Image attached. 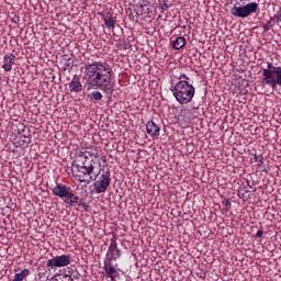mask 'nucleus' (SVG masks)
<instances>
[{"label":"nucleus","mask_w":281,"mask_h":281,"mask_svg":"<svg viewBox=\"0 0 281 281\" xmlns=\"http://www.w3.org/2000/svg\"><path fill=\"white\" fill-rule=\"evenodd\" d=\"M85 71L91 89H101L110 98L113 95V69L106 61L88 63Z\"/></svg>","instance_id":"nucleus-1"},{"label":"nucleus","mask_w":281,"mask_h":281,"mask_svg":"<svg viewBox=\"0 0 281 281\" xmlns=\"http://www.w3.org/2000/svg\"><path fill=\"white\" fill-rule=\"evenodd\" d=\"M72 168H76V177L79 183H86L89 186L91 181H95L92 176L95 167L93 166V160L89 161V157L85 151H77L76 159L72 161Z\"/></svg>","instance_id":"nucleus-2"},{"label":"nucleus","mask_w":281,"mask_h":281,"mask_svg":"<svg viewBox=\"0 0 281 281\" xmlns=\"http://www.w3.org/2000/svg\"><path fill=\"white\" fill-rule=\"evenodd\" d=\"M173 93V98H176L179 104H190L194 98V93H196V88L192 83L186 80H180L173 86L171 90Z\"/></svg>","instance_id":"nucleus-3"},{"label":"nucleus","mask_w":281,"mask_h":281,"mask_svg":"<svg viewBox=\"0 0 281 281\" xmlns=\"http://www.w3.org/2000/svg\"><path fill=\"white\" fill-rule=\"evenodd\" d=\"M258 12V3L249 2L245 5H234L231 8V14L236 16L237 19H247V16H251V14H256Z\"/></svg>","instance_id":"nucleus-4"},{"label":"nucleus","mask_w":281,"mask_h":281,"mask_svg":"<svg viewBox=\"0 0 281 281\" xmlns=\"http://www.w3.org/2000/svg\"><path fill=\"white\" fill-rule=\"evenodd\" d=\"M95 180L93 183V188L97 194H102L109 190V186H111V171H103L102 175L100 172L94 176Z\"/></svg>","instance_id":"nucleus-5"},{"label":"nucleus","mask_w":281,"mask_h":281,"mask_svg":"<svg viewBox=\"0 0 281 281\" xmlns=\"http://www.w3.org/2000/svg\"><path fill=\"white\" fill-rule=\"evenodd\" d=\"M68 265H71V257L69 255H60L49 259L46 267L56 269L60 267H68Z\"/></svg>","instance_id":"nucleus-6"},{"label":"nucleus","mask_w":281,"mask_h":281,"mask_svg":"<svg viewBox=\"0 0 281 281\" xmlns=\"http://www.w3.org/2000/svg\"><path fill=\"white\" fill-rule=\"evenodd\" d=\"M121 256H122V250H120V248H117V241H116L115 237H113L111 239V244L109 246L105 259L117 260V258H120Z\"/></svg>","instance_id":"nucleus-7"},{"label":"nucleus","mask_w":281,"mask_h":281,"mask_svg":"<svg viewBox=\"0 0 281 281\" xmlns=\"http://www.w3.org/2000/svg\"><path fill=\"white\" fill-rule=\"evenodd\" d=\"M273 70L262 69V80L265 85L271 87L272 91H276L278 88L276 86V78H273Z\"/></svg>","instance_id":"nucleus-8"},{"label":"nucleus","mask_w":281,"mask_h":281,"mask_svg":"<svg viewBox=\"0 0 281 281\" xmlns=\"http://www.w3.org/2000/svg\"><path fill=\"white\" fill-rule=\"evenodd\" d=\"M70 190H71V188L67 187V184L57 183L53 188V194L55 196H59V199H65L69 194Z\"/></svg>","instance_id":"nucleus-9"},{"label":"nucleus","mask_w":281,"mask_h":281,"mask_svg":"<svg viewBox=\"0 0 281 281\" xmlns=\"http://www.w3.org/2000/svg\"><path fill=\"white\" fill-rule=\"evenodd\" d=\"M68 87L70 93H80L82 91V82H80V77L75 75Z\"/></svg>","instance_id":"nucleus-10"},{"label":"nucleus","mask_w":281,"mask_h":281,"mask_svg":"<svg viewBox=\"0 0 281 281\" xmlns=\"http://www.w3.org/2000/svg\"><path fill=\"white\" fill-rule=\"evenodd\" d=\"M80 200H81L80 196L75 195L74 190L70 189L68 191V195H66V198H64V203H66L70 207H76V205H78V203H80Z\"/></svg>","instance_id":"nucleus-11"},{"label":"nucleus","mask_w":281,"mask_h":281,"mask_svg":"<svg viewBox=\"0 0 281 281\" xmlns=\"http://www.w3.org/2000/svg\"><path fill=\"white\" fill-rule=\"evenodd\" d=\"M146 131L150 135V137H159L160 127L155 123V121H149L146 124Z\"/></svg>","instance_id":"nucleus-12"},{"label":"nucleus","mask_w":281,"mask_h":281,"mask_svg":"<svg viewBox=\"0 0 281 281\" xmlns=\"http://www.w3.org/2000/svg\"><path fill=\"white\" fill-rule=\"evenodd\" d=\"M15 58L16 56L14 54H7L3 58L2 69H4V71H12V65H14Z\"/></svg>","instance_id":"nucleus-13"},{"label":"nucleus","mask_w":281,"mask_h":281,"mask_svg":"<svg viewBox=\"0 0 281 281\" xmlns=\"http://www.w3.org/2000/svg\"><path fill=\"white\" fill-rule=\"evenodd\" d=\"M32 142V139L29 136H20L19 140L13 142V146H15V148H23L25 146H27V144H30Z\"/></svg>","instance_id":"nucleus-14"},{"label":"nucleus","mask_w":281,"mask_h":281,"mask_svg":"<svg viewBox=\"0 0 281 281\" xmlns=\"http://www.w3.org/2000/svg\"><path fill=\"white\" fill-rule=\"evenodd\" d=\"M104 25L105 27H108V30H115V23H117V18H104L103 19Z\"/></svg>","instance_id":"nucleus-15"},{"label":"nucleus","mask_w":281,"mask_h":281,"mask_svg":"<svg viewBox=\"0 0 281 281\" xmlns=\"http://www.w3.org/2000/svg\"><path fill=\"white\" fill-rule=\"evenodd\" d=\"M74 58H64L61 65L65 71H71L74 69Z\"/></svg>","instance_id":"nucleus-16"},{"label":"nucleus","mask_w":281,"mask_h":281,"mask_svg":"<svg viewBox=\"0 0 281 281\" xmlns=\"http://www.w3.org/2000/svg\"><path fill=\"white\" fill-rule=\"evenodd\" d=\"M105 276L106 278H110L112 281H115V278L120 276V272L117 271V267L105 270Z\"/></svg>","instance_id":"nucleus-17"},{"label":"nucleus","mask_w":281,"mask_h":281,"mask_svg":"<svg viewBox=\"0 0 281 281\" xmlns=\"http://www.w3.org/2000/svg\"><path fill=\"white\" fill-rule=\"evenodd\" d=\"M30 276V269L25 268L21 272L14 274L12 281H23L24 278H27Z\"/></svg>","instance_id":"nucleus-18"},{"label":"nucleus","mask_w":281,"mask_h":281,"mask_svg":"<svg viewBox=\"0 0 281 281\" xmlns=\"http://www.w3.org/2000/svg\"><path fill=\"white\" fill-rule=\"evenodd\" d=\"M186 47V37L179 36L173 41V49Z\"/></svg>","instance_id":"nucleus-19"},{"label":"nucleus","mask_w":281,"mask_h":281,"mask_svg":"<svg viewBox=\"0 0 281 281\" xmlns=\"http://www.w3.org/2000/svg\"><path fill=\"white\" fill-rule=\"evenodd\" d=\"M274 72V75L277 76V78H274V85L276 87H281V67H277L274 68V70H272Z\"/></svg>","instance_id":"nucleus-20"},{"label":"nucleus","mask_w":281,"mask_h":281,"mask_svg":"<svg viewBox=\"0 0 281 281\" xmlns=\"http://www.w3.org/2000/svg\"><path fill=\"white\" fill-rule=\"evenodd\" d=\"M89 98L91 100H94L95 102H100V100H102V92L95 90V91H92L90 94H89Z\"/></svg>","instance_id":"nucleus-21"},{"label":"nucleus","mask_w":281,"mask_h":281,"mask_svg":"<svg viewBox=\"0 0 281 281\" xmlns=\"http://www.w3.org/2000/svg\"><path fill=\"white\" fill-rule=\"evenodd\" d=\"M103 265H104L103 266L104 271H109V269H113L117 267V265L113 266V259H104Z\"/></svg>","instance_id":"nucleus-22"},{"label":"nucleus","mask_w":281,"mask_h":281,"mask_svg":"<svg viewBox=\"0 0 281 281\" xmlns=\"http://www.w3.org/2000/svg\"><path fill=\"white\" fill-rule=\"evenodd\" d=\"M79 207H83L85 212H90L91 205L87 204V202L82 201V199L77 204Z\"/></svg>","instance_id":"nucleus-23"},{"label":"nucleus","mask_w":281,"mask_h":281,"mask_svg":"<svg viewBox=\"0 0 281 281\" xmlns=\"http://www.w3.org/2000/svg\"><path fill=\"white\" fill-rule=\"evenodd\" d=\"M222 205H224V207L227 212H229V210H232V202L227 198L222 201Z\"/></svg>","instance_id":"nucleus-24"},{"label":"nucleus","mask_w":281,"mask_h":281,"mask_svg":"<svg viewBox=\"0 0 281 281\" xmlns=\"http://www.w3.org/2000/svg\"><path fill=\"white\" fill-rule=\"evenodd\" d=\"M254 160L258 161V166H262V164H265V158L262 156L254 155Z\"/></svg>","instance_id":"nucleus-25"},{"label":"nucleus","mask_w":281,"mask_h":281,"mask_svg":"<svg viewBox=\"0 0 281 281\" xmlns=\"http://www.w3.org/2000/svg\"><path fill=\"white\" fill-rule=\"evenodd\" d=\"M273 18L277 21V23H280L281 27V7L279 8V11L273 15Z\"/></svg>","instance_id":"nucleus-26"},{"label":"nucleus","mask_w":281,"mask_h":281,"mask_svg":"<svg viewBox=\"0 0 281 281\" xmlns=\"http://www.w3.org/2000/svg\"><path fill=\"white\" fill-rule=\"evenodd\" d=\"M267 25L271 27H273V25H276V18L271 16L270 20L267 22Z\"/></svg>","instance_id":"nucleus-27"},{"label":"nucleus","mask_w":281,"mask_h":281,"mask_svg":"<svg viewBox=\"0 0 281 281\" xmlns=\"http://www.w3.org/2000/svg\"><path fill=\"white\" fill-rule=\"evenodd\" d=\"M179 80H186V82H188V80H190V77H188V75L186 74H181Z\"/></svg>","instance_id":"nucleus-28"},{"label":"nucleus","mask_w":281,"mask_h":281,"mask_svg":"<svg viewBox=\"0 0 281 281\" xmlns=\"http://www.w3.org/2000/svg\"><path fill=\"white\" fill-rule=\"evenodd\" d=\"M265 232H262V229H259L257 233H256V237L257 238H262Z\"/></svg>","instance_id":"nucleus-29"},{"label":"nucleus","mask_w":281,"mask_h":281,"mask_svg":"<svg viewBox=\"0 0 281 281\" xmlns=\"http://www.w3.org/2000/svg\"><path fill=\"white\" fill-rule=\"evenodd\" d=\"M61 278H64V280H67V281H74L71 276L63 274Z\"/></svg>","instance_id":"nucleus-30"},{"label":"nucleus","mask_w":281,"mask_h":281,"mask_svg":"<svg viewBox=\"0 0 281 281\" xmlns=\"http://www.w3.org/2000/svg\"><path fill=\"white\" fill-rule=\"evenodd\" d=\"M262 27H263V32H269V30H271V26L268 24H263Z\"/></svg>","instance_id":"nucleus-31"},{"label":"nucleus","mask_w":281,"mask_h":281,"mask_svg":"<svg viewBox=\"0 0 281 281\" xmlns=\"http://www.w3.org/2000/svg\"><path fill=\"white\" fill-rule=\"evenodd\" d=\"M269 71H271V69H274L276 70V67H273V63H268V68H267Z\"/></svg>","instance_id":"nucleus-32"},{"label":"nucleus","mask_w":281,"mask_h":281,"mask_svg":"<svg viewBox=\"0 0 281 281\" xmlns=\"http://www.w3.org/2000/svg\"><path fill=\"white\" fill-rule=\"evenodd\" d=\"M12 23H19V21H21V19L19 18V16H14V18H12Z\"/></svg>","instance_id":"nucleus-33"},{"label":"nucleus","mask_w":281,"mask_h":281,"mask_svg":"<svg viewBox=\"0 0 281 281\" xmlns=\"http://www.w3.org/2000/svg\"><path fill=\"white\" fill-rule=\"evenodd\" d=\"M161 10L164 11V12H166V10H168V3H164L162 5H161Z\"/></svg>","instance_id":"nucleus-34"},{"label":"nucleus","mask_w":281,"mask_h":281,"mask_svg":"<svg viewBox=\"0 0 281 281\" xmlns=\"http://www.w3.org/2000/svg\"><path fill=\"white\" fill-rule=\"evenodd\" d=\"M246 183H247L248 188H250V189H251L252 186H254V182H252V184H251V182H250L249 180H247Z\"/></svg>","instance_id":"nucleus-35"},{"label":"nucleus","mask_w":281,"mask_h":281,"mask_svg":"<svg viewBox=\"0 0 281 281\" xmlns=\"http://www.w3.org/2000/svg\"><path fill=\"white\" fill-rule=\"evenodd\" d=\"M240 1L243 2V1H249V0H240Z\"/></svg>","instance_id":"nucleus-36"}]
</instances>
